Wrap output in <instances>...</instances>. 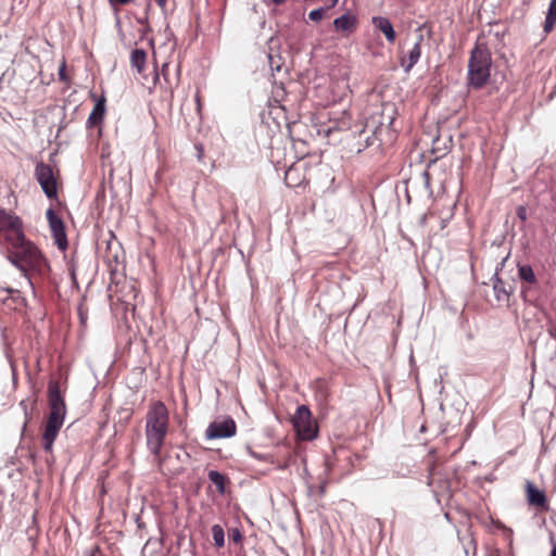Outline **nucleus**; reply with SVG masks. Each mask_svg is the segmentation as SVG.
<instances>
[{
    "label": "nucleus",
    "mask_w": 556,
    "mask_h": 556,
    "mask_svg": "<svg viewBox=\"0 0 556 556\" xmlns=\"http://www.w3.org/2000/svg\"><path fill=\"white\" fill-rule=\"evenodd\" d=\"M11 245L13 250L9 253V261L23 273L28 283L33 286L30 276L45 275L49 268L47 260L34 243L26 240L25 236Z\"/></svg>",
    "instance_id": "f257e3e1"
},
{
    "label": "nucleus",
    "mask_w": 556,
    "mask_h": 556,
    "mask_svg": "<svg viewBox=\"0 0 556 556\" xmlns=\"http://www.w3.org/2000/svg\"><path fill=\"white\" fill-rule=\"evenodd\" d=\"M169 427V414L165 404L155 401L149 405L146 415V440L149 452L160 458Z\"/></svg>",
    "instance_id": "f03ea898"
},
{
    "label": "nucleus",
    "mask_w": 556,
    "mask_h": 556,
    "mask_svg": "<svg viewBox=\"0 0 556 556\" xmlns=\"http://www.w3.org/2000/svg\"><path fill=\"white\" fill-rule=\"evenodd\" d=\"M49 415L41 437L42 448L52 453L53 443L64 424L66 405L58 383L50 382L48 388Z\"/></svg>",
    "instance_id": "7ed1b4c3"
},
{
    "label": "nucleus",
    "mask_w": 556,
    "mask_h": 556,
    "mask_svg": "<svg viewBox=\"0 0 556 556\" xmlns=\"http://www.w3.org/2000/svg\"><path fill=\"white\" fill-rule=\"evenodd\" d=\"M492 58L486 45L477 43L468 61V80L475 89L482 88L491 74Z\"/></svg>",
    "instance_id": "20e7f679"
},
{
    "label": "nucleus",
    "mask_w": 556,
    "mask_h": 556,
    "mask_svg": "<svg viewBox=\"0 0 556 556\" xmlns=\"http://www.w3.org/2000/svg\"><path fill=\"white\" fill-rule=\"evenodd\" d=\"M292 424L301 440L311 441L316 438L317 426L312 419V413L307 406L301 405L296 408Z\"/></svg>",
    "instance_id": "39448f33"
},
{
    "label": "nucleus",
    "mask_w": 556,
    "mask_h": 556,
    "mask_svg": "<svg viewBox=\"0 0 556 556\" xmlns=\"http://www.w3.org/2000/svg\"><path fill=\"white\" fill-rule=\"evenodd\" d=\"M0 232L7 235L10 244L16 240H22L25 236L22 219L14 213L0 207Z\"/></svg>",
    "instance_id": "423d86ee"
},
{
    "label": "nucleus",
    "mask_w": 556,
    "mask_h": 556,
    "mask_svg": "<svg viewBox=\"0 0 556 556\" xmlns=\"http://www.w3.org/2000/svg\"><path fill=\"white\" fill-rule=\"evenodd\" d=\"M35 177L47 198L55 199L58 197V182L50 165L38 163L35 167Z\"/></svg>",
    "instance_id": "0eeeda50"
},
{
    "label": "nucleus",
    "mask_w": 556,
    "mask_h": 556,
    "mask_svg": "<svg viewBox=\"0 0 556 556\" xmlns=\"http://www.w3.org/2000/svg\"><path fill=\"white\" fill-rule=\"evenodd\" d=\"M237 426L232 418L216 419L208 425L205 437L208 440L231 438L236 434Z\"/></svg>",
    "instance_id": "6e6552de"
},
{
    "label": "nucleus",
    "mask_w": 556,
    "mask_h": 556,
    "mask_svg": "<svg viewBox=\"0 0 556 556\" xmlns=\"http://www.w3.org/2000/svg\"><path fill=\"white\" fill-rule=\"evenodd\" d=\"M46 216L58 248L60 250H65L67 248V239L63 220L55 214L52 208L47 210Z\"/></svg>",
    "instance_id": "1a4fd4ad"
},
{
    "label": "nucleus",
    "mask_w": 556,
    "mask_h": 556,
    "mask_svg": "<svg viewBox=\"0 0 556 556\" xmlns=\"http://www.w3.org/2000/svg\"><path fill=\"white\" fill-rule=\"evenodd\" d=\"M417 40L409 49L406 55L401 58V66L406 73H408L419 61L421 56V42L424 41V35L421 34V27L417 29Z\"/></svg>",
    "instance_id": "9d476101"
},
{
    "label": "nucleus",
    "mask_w": 556,
    "mask_h": 556,
    "mask_svg": "<svg viewBox=\"0 0 556 556\" xmlns=\"http://www.w3.org/2000/svg\"><path fill=\"white\" fill-rule=\"evenodd\" d=\"M527 500L529 505L544 510L548 509L547 497L544 491L538 489L532 482L526 484Z\"/></svg>",
    "instance_id": "9b49d317"
},
{
    "label": "nucleus",
    "mask_w": 556,
    "mask_h": 556,
    "mask_svg": "<svg viewBox=\"0 0 556 556\" xmlns=\"http://www.w3.org/2000/svg\"><path fill=\"white\" fill-rule=\"evenodd\" d=\"M506 258L503 260L501 267L496 268V271L492 277L494 295L498 302H508L513 292L510 287L506 288V283L498 276V270L503 267Z\"/></svg>",
    "instance_id": "f8f14e48"
},
{
    "label": "nucleus",
    "mask_w": 556,
    "mask_h": 556,
    "mask_svg": "<svg viewBox=\"0 0 556 556\" xmlns=\"http://www.w3.org/2000/svg\"><path fill=\"white\" fill-rule=\"evenodd\" d=\"M356 26L357 17L350 12L344 13L333 21V27L337 31L352 34L356 29Z\"/></svg>",
    "instance_id": "ddd939ff"
},
{
    "label": "nucleus",
    "mask_w": 556,
    "mask_h": 556,
    "mask_svg": "<svg viewBox=\"0 0 556 556\" xmlns=\"http://www.w3.org/2000/svg\"><path fill=\"white\" fill-rule=\"evenodd\" d=\"M371 23L384 35L389 43H393L395 41V31L389 18L383 16H374L371 18Z\"/></svg>",
    "instance_id": "4468645a"
},
{
    "label": "nucleus",
    "mask_w": 556,
    "mask_h": 556,
    "mask_svg": "<svg viewBox=\"0 0 556 556\" xmlns=\"http://www.w3.org/2000/svg\"><path fill=\"white\" fill-rule=\"evenodd\" d=\"M104 112H105V99L100 98L97 100V102L88 117V124L90 126H94V125L99 124L103 119Z\"/></svg>",
    "instance_id": "2eb2a0df"
},
{
    "label": "nucleus",
    "mask_w": 556,
    "mask_h": 556,
    "mask_svg": "<svg viewBox=\"0 0 556 556\" xmlns=\"http://www.w3.org/2000/svg\"><path fill=\"white\" fill-rule=\"evenodd\" d=\"M147 61V53L142 49H135L130 53V64L138 73H141L144 68Z\"/></svg>",
    "instance_id": "dca6fc26"
},
{
    "label": "nucleus",
    "mask_w": 556,
    "mask_h": 556,
    "mask_svg": "<svg viewBox=\"0 0 556 556\" xmlns=\"http://www.w3.org/2000/svg\"><path fill=\"white\" fill-rule=\"evenodd\" d=\"M556 25V0H551L544 21V33H551Z\"/></svg>",
    "instance_id": "f3484780"
},
{
    "label": "nucleus",
    "mask_w": 556,
    "mask_h": 556,
    "mask_svg": "<svg viewBox=\"0 0 556 556\" xmlns=\"http://www.w3.org/2000/svg\"><path fill=\"white\" fill-rule=\"evenodd\" d=\"M208 480L216 486L219 494L226 492V477L217 470L208 471Z\"/></svg>",
    "instance_id": "a211bd4d"
},
{
    "label": "nucleus",
    "mask_w": 556,
    "mask_h": 556,
    "mask_svg": "<svg viewBox=\"0 0 556 556\" xmlns=\"http://www.w3.org/2000/svg\"><path fill=\"white\" fill-rule=\"evenodd\" d=\"M518 277L521 281L528 282V283H535L536 277L532 269V267L528 264H518Z\"/></svg>",
    "instance_id": "6ab92c4d"
},
{
    "label": "nucleus",
    "mask_w": 556,
    "mask_h": 556,
    "mask_svg": "<svg viewBox=\"0 0 556 556\" xmlns=\"http://www.w3.org/2000/svg\"><path fill=\"white\" fill-rule=\"evenodd\" d=\"M212 536L216 547L220 548L225 545V532L220 525H214L212 527Z\"/></svg>",
    "instance_id": "aec40b11"
},
{
    "label": "nucleus",
    "mask_w": 556,
    "mask_h": 556,
    "mask_svg": "<svg viewBox=\"0 0 556 556\" xmlns=\"http://www.w3.org/2000/svg\"><path fill=\"white\" fill-rule=\"evenodd\" d=\"M268 62H269V66H270L273 74L275 72H280L281 66H282V61H281L280 55L268 54Z\"/></svg>",
    "instance_id": "412c9836"
},
{
    "label": "nucleus",
    "mask_w": 556,
    "mask_h": 556,
    "mask_svg": "<svg viewBox=\"0 0 556 556\" xmlns=\"http://www.w3.org/2000/svg\"><path fill=\"white\" fill-rule=\"evenodd\" d=\"M394 111L395 110H394L393 105H388V106H384V109H383L382 116H383V118L388 119V126H391L393 124Z\"/></svg>",
    "instance_id": "4be33fe9"
},
{
    "label": "nucleus",
    "mask_w": 556,
    "mask_h": 556,
    "mask_svg": "<svg viewBox=\"0 0 556 556\" xmlns=\"http://www.w3.org/2000/svg\"><path fill=\"white\" fill-rule=\"evenodd\" d=\"M325 10L323 8L315 9L309 12L308 17L314 22H318L323 18Z\"/></svg>",
    "instance_id": "5701e85b"
},
{
    "label": "nucleus",
    "mask_w": 556,
    "mask_h": 556,
    "mask_svg": "<svg viewBox=\"0 0 556 556\" xmlns=\"http://www.w3.org/2000/svg\"><path fill=\"white\" fill-rule=\"evenodd\" d=\"M18 293L17 290L12 288H0V301H5L10 295Z\"/></svg>",
    "instance_id": "b1692460"
},
{
    "label": "nucleus",
    "mask_w": 556,
    "mask_h": 556,
    "mask_svg": "<svg viewBox=\"0 0 556 556\" xmlns=\"http://www.w3.org/2000/svg\"><path fill=\"white\" fill-rule=\"evenodd\" d=\"M516 214H517V217L521 220V222H526L527 218H528V212H527V207L525 205H519L517 206L516 208Z\"/></svg>",
    "instance_id": "393cba45"
},
{
    "label": "nucleus",
    "mask_w": 556,
    "mask_h": 556,
    "mask_svg": "<svg viewBox=\"0 0 556 556\" xmlns=\"http://www.w3.org/2000/svg\"><path fill=\"white\" fill-rule=\"evenodd\" d=\"M248 453L251 457L257 459V460H262V462H268L269 460V456L268 455H264V454H260L255 451H253L251 447L248 448Z\"/></svg>",
    "instance_id": "a878e982"
},
{
    "label": "nucleus",
    "mask_w": 556,
    "mask_h": 556,
    "mask_svg": "<svg viewBox=\"0 0 556 556\" xmlns=\"http://www.w3.org/2000/svg\"><path fill=\"white\" fill-rule=\"evenodd\" d=\"M65 70H66V64H65V62H62V64L59 67V77L62 81H67V76H66Z\"/></svg>",
    "instance_id": "bb28decb"
},
{
    "label": "nucleus",
    "mask_w": 556,
    "mask_h": 556,
    "mask_svg": "<svg viewBox=\"0 0 556 556\" xmlns=\"http://www.w3.org/2000/svg\"><path fill=\"white\" fill-rule=\"evenodd\" d=\"M20 406L24 410V414H25V417H26V421H25V424H26L30 419V416H29V413H28V406H27L26 401L25 400L21 401L20 402Z\"/></svg>",
    "instance_id": "cd10ccee"
},
{
    "label": "nucleus",
    "mask_w": 556,
    "mask_h": 556,
    "mask_svg": "<svg viewBox=\"0 0 556 556\" xmlns=\"http://www.w3.org/2000/svg\"><path fill=\"white\" fill-rule=\"evenodd\" d=\"M434 483H435L434 472H433V469H431L429 472V477H428V485L431 488H434ZM433 491L435 493L438 492L435 489H433Z\"/></svg>",
    "instance_id": "c85d7f7f"
},
{
    "label": "nucleus",
    "mask_w": 556,
    "mask_h": 556,
    "mask_svg": "<svg viewBox=\"0 0 556 556\" xmlns=\"http://www.w3.org/2000/svg\"><path fill=\"white\" fill-rule=\"evenodd\" d=\"M231 538L235 542H240L242 539V534L239 529H232Z\"/></svg>",
    "instance_id": "c756f323"
},
{
    "label": "nucleus",
    "mask_w": 556,
    "mask_h": 556,
    "mask_svg": "<svg viewBox=\"0 0 556 556\" xmlns=\"http://www.w3.org/2000/svg\"><path fill=\"white\" fill-rule=\"evenodd\" d=\"M111 4H118V5H125L129 2H131V0H109Z\"/></svg>",
    "instance_id": "7c9ffc66"
},
{
    "label": "nucleus",
    "mask_w": 556,
    "mask_h": 556,
    "mask_svg": "<svg viewBox=\"0 0 556 556\" xmlns=\"http://www.w3.org/2000/svg\"><path fill=\"white\" fill-rule=\"evenodd\" d=\"M155 2L157 3V5L164 10L165 7H166V3H167V0H155Z\"/></svg>",
    "instance_id": "2f4dec72"
},
{
    "label": "nucleus",
    "mask_w": 556,
    "mask_h": 556,
    "mask_svg": "<svg viewBox=\"0 0 556 556\" xmlns=\"http://www.w3.org/2000/svg\"><path fill=\"white\" fill-rule=\"evenodd\" d=\"M549 556H556V544H553V547H552Z\"/></svg>",
    "instance_id": "473e14b6"
},
{
    "label": "nucleus",
    "mask_w": 556,
    "mask_h": 556,
    "mask_svg": "<svg viewBox=\"0 0 556 556\" xmlns=\"http://www.w3.org/2000/svg\"><path fill=\"white\" fill-rule=\"evenodd\" d=\"M275 4H282L286 0H271Z\"/></svg>",
    "instance_id": "72a5a7b5"
},
{
    "label": "nucleus",
    "mask_w": 556,
    "mask_h": 556,
    "mask_svg": "<svg viewBox=\"0 0 556 556\" xmlns=\"http://www.w3.org/2000/svg\"><path fill=\"white\" fill-rule=\"evenodd\" d=\"M197 148H198V150H199V151H198V157H199V159H201L203 150H202V148H201V147H197Z\"/></svg>",
    "instance_id": "f704fd0d"
},
{
    "label": "nucleus",
    "mask_w": 556,
    "mask_h": 556,
    "mask_svg": "<svg viewBox=\"0 0 556 556\" xmlns=\"http://www.w3.org/2000/svg\"><path fill=\"white\" fill-rule=\"evenodd\" d=\"M332 1V5H336L338 0H331Z\"/></svg>",
    "instance_id": "c9c22d12"
}]
</instances>
